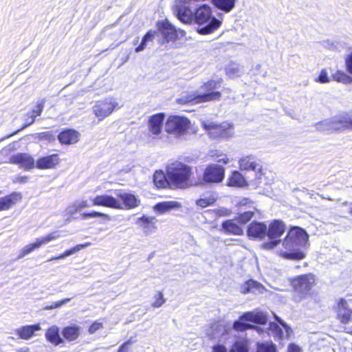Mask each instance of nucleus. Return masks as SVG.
Wrapping results in <instances>:
<instances>
[{
  "label": "nucleus",
  "mask_w": 352,
  "mask_h": 352,
  "mask_svg": "<svg viewBox=\"0 0 352 352\" xmlns=\"http://www.w3.org/2000/svg\"><path fill=\"white\" fill-rule=\"evenodd\" d=\"M277 320L280 324H281L285 329L287 333H289V331H291V329L287 325V324L280 319H277Z\"/></svg>",
  "instance_id": "nucleus-57"
},
{
  "label": "nucleus",
  "mask_w": 352,
  "mask_h": 352,
  "mask_svg": "<svg viewBox=\"0 0 352 352\" xmlns=\"http://www.w3.org/2000/svg\"><path fill=\"white\" fill-rule=\"evenodd\" d=\"M133 343V341H132V339H129L127 341H126L124 343H123L124 344H125V346H127L129 347V346L130 344H131Z\"/></svg>",
  "instance_id": "nucleus-61"
},
{
  "label": "nucleus",
  "mask_w": 352,
  "mask_h": 352,
  "mask_svg": "<svg viewBox=\"0 0 352 352\" xmlns=\"http://www.w3.org/2000/svg\"><path fill=\"white\" fill-rule=\"evenodd\" d=\"M78 211H80V210L78 208V206H77L76 203L75 202L72 205L68 206L66 208L65 213H66V214L71 216V215L75 214L76 212H77Z\"/></svg>",
  "instance_id": "nucleus-53"
},
{
  "label": "nucleus",
  "mask_w": 352,
  "mask_h": 352,
  "mask_svg": "<svg viewBox=\"0 0 352 352\" xmlns=\"http://www.w3.org/2000/svg\"><path fill=\"white\" fill-rule=\"evenodd\" d=\"M217 162L219 163L226 164L228 163L229 159L225 155L223 157L218 159Z\"/></svg>",
  "instance_id": "nucleus-59"
},
{
  "label": "nucleus",
  "mask_w": 352,
  "mask_h": 352,
  "mask_svg": "<svg viewBox=\"0 0 352 352\" xmlns=\"http://www.w3.org/2000/svg\"><path fill=\"white\" fill-rule=\"evenodd\" d=\"M166 302V300L164 298L162 292H160L156 296L155 300L152 303V306L153 307H161L164 302Z\"/></svg>",
  "instance_id": "nucleus-47"
},
{
  "label": "nucleus",
  "mask_w": 352,
  "mask_h": 352,
  "mask_svg": "<svg viewBox=\"0 0 352 352\" xmlns=\"http://www.w3.org/2000/svg\"><path fill=\"white\" fill-rule=\"evenodd\" d=\"M212 4L218 9L230 12L235 6L236 0H211Z\"/></svg>",
  "instance_id": "nucleus-35"
},
{
  "label": "nucleus",
  "mask_w": 352,
  "mask_h": 352,
  "mask_svg": "<svg viewBox=\"0 0 352 352\" xmlns=\"http://www.w3.org/2000/svg\"><path fill=\"white\" fill-rule=\"evenodd\" d=\"M221 82V78L217 80H210L201 87V89L206 91V93L197 94H188L178 98L177 102L181 104H195L212 100H219L221 94L219 91H214V90L220 87Z\"/></svg>",
  "instance_id": "nucleus-2"
},
{
  "label": "nucleus",
  "mask_w": 352,
  "mask_h": 352,
  "mask_svg": "<svg viewBox=\"0 0 352 352\" xmlns=\"http://www.w3.org/2000/svg\"><path fill=\"white\" fill-rule=\"evenodd\" d=\"M80 331V327L76 325L67 326L63 329L62 335L65 340L72 342L78 339Z\"/></svg>",
  "instance_id": "nucleus-31"
},
{
  "label": "nucleus",
  "mask_w": 352,
  "mask_h": 352,
  "mask_svg": "<svg viewBox=\"0 0 352 352\" xmlns=\"http://www.w3.org/2000/svg\"><path fill=\"white\" fill-rule=\"evenodd\" d=\"M138 42V39L137 38L135 41H134V44L135 45Z\"/></svg>",
  "instance_id": "nucleus-64"
},
{
  "label": "nucleus",
  "mask_w": 352,
  "mask_h": 352,
  "mask_svg": "<svg viewBox=\"0 0 352 352\" xmlns=\"http://www.w3.org/2000/svg\"><path fill=\"white\" fill-rule=\"evenodd\" d=\"M345 65L346 71L352 74V52L346 56Z\"/></svg>",
  "instance_id": "nucleus-51"
},
{
  "label": "nucleus",
  "mask_w": 352,
  "mask_h": 352,
  "mask_svg": "<svg viewBox=\"0 0 352 352\" xmlns=\"http://www.w3.org/2000/svg\"><path fill=\"white\" fill-rule=\"evenodd\" d=\"M344 204L350 206L349 213L352 215V203L345 202Z\"/></svg>",
  "instance_id": "nucleus-60"
},
{
  "label": "nucleus",
  "mask_w": 352,
  "mask_h": 352,
  "mask_svg": "<svg viewBox=\"0 0 352 352\" xmlns=\"http://www.w3.org/2000/svg\"><path fill=\"white\" fill-rule=\"evenodd\" d=\"M94 206H104L114 209H122L121 201L116 198L108 195H98L92 199Z\"/></svg>",
  "instance_id": "nucleus-17"
},
{
  "label": "nucleus",
  "mask_w": 352,
  "mask_h": 352,
  "mask_svg": "<svg viewBox=\"0 0 352 352\" xmlns=\"http://www.w3.org/2000/svg\"><path fill=\"white\" fill-rule=\"evenodd\" d=\"M58 163V155L53 154L39 158L36 162V166L39 169L54 168Z\"/></svg>",
  "instance_id": "nucleus-25"
},
{
  "label": "nucleus",
  "mask_w": 352,
  "mask_h": 352,
  "mask_svg": "<svg viewBox=\"0 0 352 352\" xmlns=\"http://www.w3.org/2000/svg\"><path fill=\"white\" fill-rule=\"evenodd\" d=\"M23 120L25 121V124H23V126L20 129H18L16 131L13 132L12 133L9 134V135L2 138L1 139V140H6L7 138H9L13 136L14 135L16 134L21 130H23V129H25V128L28 127V126L31 125L32 124H33L34 122V121H35V118H34V116H32L31 115V113H30V112L27 113L24 116Z\"/></svg>",
  "instance_id": "nucleus-39"
},
{
  "label": "nucleus",
  "mask_w": 352,
  "mask_h": 352,
  "mask_svg": "<svg viewBox=\"0 0 352 352\" xmlns=\"http://www.w3.org/2000/svg\"><path fill=\"white\" fill-rule=\"evenodd\" d=\"M253 214L254 212L252 211L244 212L239 216V221L242 223H245L252 218Z\"/></svg>",
  "instance_id": "nucleus-46"
},
{
  "label": "nucleus",
  "mask_w": 352,
  "mask_h": 352,
  "mask_svg": "<svg viewBox=\"0 0 352 352\" xmlns=\"http://www.w3.org/2000/svg\"><path fill=\"white\" fill-rule=\"evenodd\" d=\"M256 352H276V346L272 342H258Z\"/></svg>",
  "instance_id": "nucleus-41"
},
{
  "label": "nucleus",
  "mask_w": 352,
  "mask_h": 352,
  "mask_svg": "<svg viewBox=\"0 0 352 352\" xmlns=\"http://www.w3.org/2000/svg\"><path fill=\"white\" fill-rule=\"evenodd\" d=\"M190 120L184 116H170L165 122V131L176 138L183 136L190 128Z\"/></svg>",
  "instance_id": "nucleus-7"
},
{
  "label": "nucleus",
  "mask_w": 352,
  "mask_h": 352,
  "mask_svg": "<svg viewBox=\"0 0 352 352\" xmlns=\"http://www.w3.org/2000/svg\"><path fill=\"white\" fill-rule=\"evenodd\" d=\"M9 162L19 165L21 168L29 170L34 166V160L28 153H19L10 157Z\"/></svg>",
  "instance_id": "nucleus-19"
},
{
  "label": "nucleus",
  "mask_w": 352,
  "mask_h": 352,
  "mask_svg": "<svg viewBox=\"0 0 352 352\" xmlns=\"http://www.w3.org/2000/svg\"><path fill=\"white\" fill-rule=\"evenodd\" d=\"M316 81L320 83H327L329 82V78L325 69H322L319 76L316 79Z\"/></svg>",
  "instance_id": "nucleus-48"
},
{
  "label": "nucleus",
  "mask_w": 352,
  "mask_h": 352,
  "mask_svg": "<svg viewBox=\"0 0 352 352\" xmlns=\"http://www.w3.org/2000/svg\"><path fill=\"white\" fill-rule=\"evenodd\" d=\"M59 232L55 231L50 233L47 236L36 239L34 243L25 245L17 256V259L23 258L27 254L31 253L36 249L39 248L43 245L47 244L52 241L56 240L60 237Z\"/></svg>",
  "instance_id": "nucleus-16"
},
{
  "label": "nucleus",
  "mask_w": 352,
  "mask_h": 352,
  "mask_svg": "<svg viewBox=\"0 0 352 352\" xmlns=\"http://www.w3.org/2000/svg\"><path fill=\"white\" fill-rule=\"evenodd\" d=\"M29 181V177L27 176H16L13 182L14 183L25 184Z\"/></svg>",
  "instance_id": "nucleus-54"
},
{
  "label": "nucleus",
  "mask_w": 352,
  "mask_h": 352,
  "mask_svg": "<svg viewBox=\"0 0 352 352\" xmlns=\"http://www.w3.org/2000/svg\"><path fill=\"white\" fill-rule=\"evenodd\" d=\"M79 133L74 129H66L63 131L58 135V139L61 144H73L79 140Z\"/></svg>",
  "instance_id": "nucleus-23"
},
{
  "label": "nucleus",
  "mask_w": 352,
  "mask_h": 352,
  "mask_svg": "<svg viewBox=\"0 0 352 352\" xmlns=\"http://www.w3.org/2000/svg\"><path fill=\"white\" fill-rule=\"evenodd\" d=\"M181 206V204L175 201H162L157 203L153 207L155 212L159 214H164L170 211L173 208H177Z\"/></svg>",
  "instance_id": "nucleus-30"
},
{
  "label": "nucleus",
  "mask_w": 352,
  "mask_h": 352,
  "mask_svg": "<svg viewBox=\"0 0 352 352\" xmlns=\"http://www.w3.org/2000/svg\"><path fill=\"white\" fill-rule=\"evenodd\" d=\"M285 230L286 226L282 221L278 219L272 221L267 226V237L270 241L263 244V248L271 250L276 247L280 242V240L277 239L283 234Z\"/></svg>",
  "instance_id": "nucleus-9"
},
{
  "label": "nucleus",
  "mask_w": 352,
  "mask_h": 352,
  "mask_svg": "<svg viewBox=\"0 0 352 352\" xmlns=\"http://www.w3.org/2000/svg\"><path fill=\"white\" fill-rule=\"evenodd\" d=\"M316 279L312 274L300 275L292 279L291 284L294 288L293 300L296 302H300L305 299L315 285Z\"/></svg>",
  "instance_id": "nucleus-6"
},
{
  "label": "nucleus",
  "mask_w": 352,
  "mask_h": 352,
  "mask_svg": "<svg viewBox=\"0 0 352 352\" xmlns=\"http://www.w3.org/2000/svg\"><path fill=\"white\" fill-rule=\"evenodd\" d=\"M222 229L226 233L241 235L243 230L233 220H227L223 222Z\"/></svg>",
  "instance_id": "nucleus-33"
},
{
  "label": "nucleus",
  "mask_w": 352,
  "mask_h": 352,
  "mask_svg": "<svg viewBox=\"0 0 352 352\" xmlns=\"http://www.w3.org/2000/svg\"><path fill=\"white\" fill-rule=\"evenodd\" d=\"M265 290V288L262 284L252 279L247 280L241 286V292L244 294L250 293L260 294H263Z\"/></svg>",
  "instance_id": "nucleus-22"
},
{
  "label": "nucleus",
  "mask_w": 352,
  "mask_h": 352,
  "mask_svg": "<svg viewBox=\"0 0 352 352\" xmlns=\"http://www.w3.org/2000/svg\"><path fill=\"white\" fill-rule=\"evenodd\" d=\"M166 173L173 188H184L190 177L191 168L184 163L175 161L167 166Z\"/></svg>",
  "instance_id": "nucleus-4"
},
{
  "label": "nucleus",
  "mask_w": 352,
  "mask_h": 352,
  "mask_svg": "<svg viewBox=\"0 0 352 352\" xmlns=\"http://www.w3.org/2000/svg\"><path fill=\"white\" fill-rule=\"evenodd\" d=\"M165 115L163 113H156L148 119V131L152 135H157L162 131Z\"/></svg>",
  "instance_id": "nucleus-20"
},
{
  "label": "nucleus",
  "mask_w": 352,
  "mask_h": 352,
  "mask_svg": "<svg viewBox=\"0 0 352 352\" xmlns=\"http://www.w3.org/2000/svg\"><path fill=\"white\" fill-rule=\"evenodd\" d=\"M45 338L55 346L64 342L63 338L60 336L59 328L55 325L47 329L45 333Z\"/></svg>",
  "instance_id": "nucleus-27"
},
{
  "label": "nucleus",
  "mask_w": 352,
  "mask_h": 352,
  "mask_svg": "<svg viewBox=\"0 0 352 352\" xmlns=\"http://www.w3.org/2000/svg\"><path fill=\"white\" fill-rule=\"evenodd\" d=\"M239 166L241 170L254 171L256 177L260 179L262 175L263 166L260 159L253 155L242 157L239 160Z\"/></svg>",
  "instance_id": "nucleus-13"
},
{
  "label": "nucleus",
  "mask_w": 352,
  "mask_h": 352,
  "mask_svg": "<svg viewBox=\"0 0 352 352\" xmlns=\"http://www.w3.org/2000/svg\"><path fill=\"white\" fill-rule=\"evenodd\" d=\"M22 198L20 192H14L3 197H0V211L8 210Z\"/></svg>",
  "instance_id": "nucleus-24"
},
{
  "label": "nucleus",
  "mask_w": 352,
  "mask_h": 352,
  "mask_svg": "<svg viewBox=\"0 0 352 352\" xmlns=\"http://www.w3.org/2000/svg\"><path fill=\"white\" fill-rule=\"evenodd\" d=\"M102 327V323L98 321H96L89 327L88 331L90 334H93Z\"/></svg>",
  "instance_id": "nucleus-52"
},
{
  "label": "nucleus",
  "mask_w": 352,
  "mask_h": 352,
  "mask_svg": "<svg viewBox=\"0 0 352 352\" xmlns=\"http://www.w3.org/2000/svg\"><path fill=\"white\" fill-rule=\"evenodd\" d=\"M318 196H320L321 198L328 200H332V199L330 197H324L323 195L318 194Z\"/></svg>",
  "instance_id": "nucleus-62"
},
{
  "label": "nucleus",
  "mask_w": 352,
  "mask_h": 352,
  "mask_svg": "<svg viewBox=\"0 0 352 352\" xmlns=\"http://www.w3.org/2000/svg\"><path fill=\"white\" fill-rule=\"evenodd\" d=\"M155 218L154 217L142 216L138 219V222H141L142 223L144 232L149 234L156 229L155 226Z\"/></svg>",
  "instance_id": "nucleus-37"
},
{
  "label": "nucleus",
  "mask_w": 352,
  "mask_h": 352,
  "mask_svg": "<svg viewBox=\"0 0 352 352\" xmlns=\"http://www.w3.org/2000/svg\"><path fill=\"white\" fill-rule=\"evenodd\" d=\"M195 22L198 25L197 32L200 34H209L217 30L221 25V19L212 15L211 8L206 4L195 9Z\"/></svg>",
  "instance_id": "nucleus-3"
},
{
  "label": "nucleus",
  "mask_w": 352,
  "mask_h": 352,
  "mask_svg": "<svg viewBox=\"0 0 352 352\" xmlns=\"http://www.w3.org/2000/svg\"><path fill=\"white\" fill-rule=\"evenodd\" d=\"M169 178L162 170H157L153 175V182L155 185L159 188H173V186L170 185V181L169 182Z\"/></svg>",
  "instance_id": "nucleus-29"
},
{
  "label": "nucleus",
  "mask_w": 352,
  "mask_h": 352,
  "mask_svg": "<svg viewBox=\"0 0 352 352\" xmlns=\"http://www.w3.org/2000/svg\"><path fill=\"white\" fill-rule=\"evenodd\" d=\"M309 236L305 230L299 227L291 228L285 238L280 250V256L289 260H301L305 257L303 248L308 245Z\"/></svg>",
  "instance_id": "nucleus-1"
},
{
  "label": "nucleus",
  "mask_w": 352,
  "mask_h": 352,
  "mask_svg": "<svg viewBox=\"0 0 352 352\" xmlns=\"http://www.w3.org/2000/svg\"><path fill=\"white\" fill-rule=\"evenodd\" d=\"M118 106V103L113 98H108L104 100L98 101L92 107L93 112L99 121L108 117Z\"/></svg>",
  "instance_id": "nucleus-12"
},
{
  "label": "nucleus",
  "mask_w": 352,
  "mask_h": 352,
  "mask_svg": "<svg viewBox=\"0 0 352 352\" xmlns=\"http://www.w3.org/2000/svg\"><path fill=\"white\" fill-rule=\"evenodd\" d=\"M288 352H300V349L298 346L291 344L288 347Z\"/></svg>",
  "instance_id": "nucleus-56"
},
{
  "label": "nucleus",
  "mask_w": 352,
  "mask_h": 352,
  "mask_svg": "<svg viewBox=\"0 0 352 352\" xmlns=\"http://www.w3.org/2000/svg\"><path fill=\"white\" fill-rule=\"evenodd\" d=\"M267 321L266 316L261 312H247L241 316L239 320L234 322L233 329L236 331H243L251 327V325L247 322L264 324Z\"/></svg>",
  "instance_id": "nucleus-10"
},
{
  "label": "nucleus",
  "mask_w": 352,
  "mask_h": 352,
  "mask_svg": "<svg viewBox=\"0 0 352 352\" xmlns=\"http://www.w3.org/2000/svg\"><path fill=\"white\" fill-rule=\"evenodd\" d=\"M226 72L229 78H234L240 76L243 73V70L238 63L231 62L226 66Z\"/></svg>",
  "instance_id": "nucleus-38"
},
{
  "label": "nucleus",
  "mask_w": 352,
  "mask_h": 352,
  "mask_svg": "<svg viewBox=\"0 0 352 352\" xmlns=\"http://www.w3.org/2000/svg\"><path fill=\"white\" fill-rule=\"evenodd\" d=\"M225 169L218 164L208 165L203 174L202 184H214L222 182Z\"/></svg>",
  "instance_id": "nucleus-15"
},
{
  "label": "nucleus",
  "mask_w": 352,
  "mask_h": 352,
  "mask_svg": "<svg viewBox=\"0 0 352 352\" xmlns=\"http://www.w3.org/2000/svg\"><path fill=\"white\" fill-rule=\"evenodd\" d=\"M116 195L122 201V208L124 207L126 209L134 208L140 204V200L133 194L118 191Z\"/></svg>",
  "instance_id": "nucleus-21"
},
{
  "label": "nucleus",
  "mask_w": 352,
  "mask_h": 352,
  "mask_svg": "<svg viewBox=\"0 0 352 352\" xmlns=\"http://www.w3.org/2000/svg\"><path fill=\"white\" fill-rule=\"evenodd\" d=\"M129 351V347L125 346V344H122L118 349V352H127Z\"/></svg>",
  "instance_id": "nucleus-58"
},
{
  "label": "nucleus",
  "mask_w": 352,
  "mask_h": 352,
  "mask_svg": "<svg viewBox=\"0 0 352 352\" xmlns=\"http://www.w3.org/2000/svg\"><path fill=\"white\" fill-rule=\"evenodd\" d=\"M76 203L78 206V208L79 209V210L89 207V204L87 203V201L85 200L79 202L76 201Z\"/></svg>",
  "instance_id": "nucleus-55"
},
{
  "label": "nucleus",
  "mask_w": 352,
  "mask_h": 352,
  "mask_svg": "<svg viewBox=\"0 0 352 352\" xmlns=\"http://www.w3.org/2000/svg\"><path fill=\"white\" fill-rule=\"evenodd\" d=\"M247 234L251 239H263L267 236V226L263 222L253 221L248 226Z\"/></svg>",
  "instance_id": "nucleus-18"
},
{
  "label": "nucleus",
  "mask_w": 352,
  "mask_h": 352,
  "mask_svg": "<svg viewBox=\"0 0 352 352\" xmlns=\"http://www.w3.org/2000/svg\"><path fill=\"white\" fill-rule=\"evenodd\" d=\"M234 352H248L249 341L247 339H242L235 341L233 349Z\"/></svg>",
  "instance_id": "nucleus-40"
},
{
  "label": "nucleus",
  "mask_w": 352,
  "mask_h": 352,
  "mask_svg": "<svg viewBox=\"0 0 352 352\" xmlns=\"http://www.w3.org/2000/svg\"><path fill=\"white\" fill-rule=\"evenodd\" d=\"M352 311L349 308L347 302L340 299L338 304V316L342 323H347L351 316Z\"/></svg>",
  "instance_id": "nucleus-26"
},
{
  "label": "nucleus",
  "mask_w": 352,
  "mask_h": 352,
  "mask_svg": "<svg viewBox=\"0 0 352 352\" xmlns=\"http://www.w3.org/2000/svg\"><path fill=\"white\" fill-rule=\"evenodd\" d=\"M228 185L235 187H243L247 186V182L242 174L235 170L229 178Z\"/></svg>",
  "instance_id": "nucleus-36"
},
{
  "label": "nucleus",
  "mask_w": 352,
  "mask_h": 352,
  "mask_svg": "<svg viewBox=\"0 0 352 352\" xmlns=\"http://www.w3.org/2000/svg\"><path fill=\"white\" fill-rule=\"evenodd\" d=\"M41 329L38 324L25 325L16 330V335L23 340H29L34 334L35 331Z\"/></svg>",
  "instance_id": "nucleus-28"
},
{
  "label": "nucleus",
  "mask_w": 352,
  "mask_h": 352,
  "mask_svg": "<svg viewBox=\"0 0 352 352\" xmlns=\"http://www.w3.org/2000/svg\"><path fill=\"white\" fill-rule=\"evenodd\" d=\"M90 245H91V243H89V242L85 243L84 244H78V245L73 247L72 248L66 250L65 252H64L63 254H60L58 256L50 258L47 261H52L54 260H57V259H63L65 257L71 256L74 254H76V252H79L80 250H81L84 248H86Z\"/></svg>",
  "instance_id": "nucleus-34"
},
{
  "label": "nucleus",
  "mask_w": 352,
  "mask_h": 352,
  "mask_svg": "<svg viewBox=\"0 0 352 352\" xmlns=\"http://www.w3.org/2000/svg\"><path fill=\"white\" fill-rule=\"evenodd\" d=\"M70 300H71V298H65L62 300L54 302L51 305L45 307V309L50 310V309L58 308V307H61L62 305L66 304L67 302H69Z\"/></svg>",
  "instance_id": "nucleus-49"
},
{
  "label": "nucleus",
  "mask_w": 352,
  "mask_h": 352,
  "mask_svg": "<svg viewBox=\"0 0 352 352\" xmlns=\"http://www.w3.org/2000/svg\"><path fill=\"white\" fill-rule=\"evenodd\" d=\"M334 80L344 84H350L352 82V77L349 76L344 72L337 71L332 75Z\"/></svg>",
  "instance_id": "nucleus-42"
},
{
  "label": "nucleus",
  "mask_w": 352,
  "mask_h": 352,
  "mask_svg": "<svg viewBox=\"0 0 352 352\" xmlns=\"http://www.w3.org/2000/svg\"><path fill=\"white\" fill-rule=\"evenodd\" d=\"M192 8L190 0H175L174 13L182 22L190 23L195 16V9Z\"/></svg>",
  "instance_id": "nucleus-11"
},
{
  "label": "nucleus",
  "mask_w": 352,
  "mask_h": 352,
  "mask_svg": "<svg viewBox=\"0 0 352 352\" xmlns=\"http://www.w3.org/2000/svg\"><path fill=\"white\" fill-rule=\"evenodd\" d=\"M157 32L160 33L158 42L163 45L170 41L177 39L178 34L175 28L168 22V21H162L157 23Z\"/></svg>",
  "instance_id": "nucleus-14"
},
{
  "label": "nucleus",
  "mask_w": 352,
  "mask_h": 352,
  "mask_svg": "<svg viewBox=\"0 0 352 352\" xmlns=\"http://www.w3.org/2000/svg\"><path fill=\"white\" fill-rule=\"evenodd\" d=\"M202 126L212 139L228 138L233 134L232 125L227 122L217 124L214 122L206 121Z\"/></svg>",
  "instance_id": "nucleus-8"
},
{
  "label": "nucleus",
  "mask_w": 352,
  "mask_h": 352,
  "mask_svg": "<svg viewBox=\"0 0 352 352\" xmlns=\"http://www.w3.org/2000/svg\"><path fill=\"white\" fill-rule=\"evenodd\" d=\"M215 201V199L213 197H205L201 198L197 200L196 204L197 206L201 208H206L208 206L212 205Z\"/></svg>",
  "instance_id": "nucleus-45"
},
{
  "label": "nucleus",
  "mask_w": 352,
  "mask_h": 352,
  "mask_svg": "<svg viewBox=\"0 0 352 352\" xmlns=\"http://www.w3.org/2000/svg\"><path fill=\"white\" fill-rule=\"evenodd\" d=\"M158 37H160L159 32L155 30H149L143 36L140 44L135 49V52H140L143 51L146 48L148 42H152L154 39H157L158 41Z\"/></svg>",
  "instance_id": "nucleus-32"
},
{
  "label": "nucleus",
  "mask_w": 352,
  "mask_h": 352,
  "mask_svg": "<svg viewBox=\"0 0 352 352\" xmlns=\"http://www.w3.org/2000/svg\"><path fill=\"white\" fill-rule=\"evenodd\" d=\"M81 216H82V218L84 219H88V218L101 217L105 221L111 220V217L109 214L96 212V211H93L91 212H84V213L81 214Z\"/></svg>",
  "instance_id": "nucleus-43"
},
{
  "label": "nucleus",
  "mask_w": 352,
  "mask_h": 352,
  "mask_svg": "<svg viewBox=\"0 0 352 352\" xmlns=\"http://www.w3.org/2000/svg\"><path fill=\"white\" fill-rule=\"evenodd\" d=\"M261 67V65H260V64H258V65H256L255 66V68H254V69H255L256 71H258V70L260 69Z\"/></svg>",
  "instance_id": "nucleus-63"
},
{
  "label": "nucleus",
  "mask_w": 352,
  "mask_h": 352,
  "mask_svg": "<svg viewBox=\"0 0 352 352\" xmlns=\"http://www.w3.org/2000/svg\"><path fill=\"white\" fill-rule=\"evenodd\" d=\"M45 103V99H41L37 102L36 105L34 107V108L32 109V111L30 112L31 115L34 116V118H36L37 116H39L44 108V105Z\"/></svg>",
  "instance_id": "nucleus-44"
},
{
  "label": "nucleus",
  "mask_w": 352,
  "mask_h": 352,
  "mask_svg": "<svg viewBox=\"0 0 352 352\" xmlns=\"http://www.w3.org/2000/svg\"><path fill=\"white\" fill-rule=\"evenodd\" d=\"M270 327L272 331L274 332L275 337H277L278 339H281L283 338V332L280 327L275 324H271Z\"/></svg>",
  "instance_id": "nucleus-50"
},
{
  "label": "nucleus",
  "mask_w": 352,
  "mask_h": 352,
  "mask_svg": "<svg viewBox=\"0 0 352 352\" xmlns=\"http://www.w3.org/2000/svg\"><path fill=\"white\" fill-rule=\"evenodd\" d=\"M318 131L331 133L344 129H352V111L341 113L330 119H327L316 124Z\"/></svg>",
  "instance_id": "nucleus-5"
}]
</instances>
